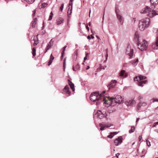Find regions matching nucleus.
Wrapping results in <instances>:
<instances>
[{"instance_id":"f257e3e1","label":"nucleus","mask_w":158,"mask_h":158,"mask_svg":"<svg viewBox=\"0 0 158 158\" xmlns=\"http://www.w3.org/2000/svg\"><path fill=\"white\" fill-rule=\"evenodd\" d=\"M151 3L150 7L146 6V8L142 9L141 11V13H148L147 15L150 18H152L158 14L156 13V11L153 10L155 7V6L158 4V0H150Z\"/></svg>"},{"instance_id":"f03ea898","label":"nucleus","mask_w":158,"mask_h":158,"mask_svg":"<svg viewBox=\"0 0 158 158\" xmlns=\"http://www.w3.org/2000/svg\"><path fill=\"white\" fill-rule=\"evenodd\" d=\"M107 98L108 100H106L104 98L103 100H105L103 103L106 104L108 106H111L112 104L113 106H114L115 105V104H121L123 102L122 98L119 95H117L115 97H108Z\"/></svg>"},{"instance_id":"7ed1b4c3","label":"nucleus","mask_w":158,"mask_h":158,"mask_svg":"<svg viewBox=\"0 0 158 158\" xmlns=\"http://www.w3.org/2000/svg\"><path fill=\"white\" fill-rule=\"evenodd\" d=\"M150 20L149 18H146L139 21V28L140 30L143 31L149 25Z\"/></svg>"},{"instance_id":"20e7f679","label":"nucleus","mask_w":158,"mask_h":158,"mask_svg":"<svg viewBox=\"0 0 158 158\" xmlns=\"http://www.w3.org/2000/svg\"><path fill=\"white\" fill-rule=\"evenodd\" d=\"M99 95V94L98 92H93L90 95V99L91 101L93 102H95L98 101V102H96L97 105L99 104L101 102V99L100 98V96ZM101 102H102L101 101Z\"/></svg>"},{"instance_id":"39448f33","label":"nucleus","mask_w":158,"mask_h":158,"mask_svg":"<svg viewBox=\"0 0 158 158\" xmlns=\"http://www.w3.org/2000/svg\"><path fill=\"white\" fill-rule=\"evenodd\" d=\"M137 46L138 48L141 51H143L144 50L146 49L148 46L147 42L144 40H142L141 42L139 40L138 42Z\"/></svg>"},{"instance_id":"423d86ee","label":"nucleus","mask_w":158,"mask_h":158,"mask_svg":"<svg viewBox=\"0 0 158 158\" xmlns=\"http://www.w3.org/2000/svg\"><path fill=\"white\" fill-rule=\"evenodd\" d=\"M126 53L127 55H129L130 56L129 58L131 59L133 55V50L131 48L130 46H128L126 48Z\"/></svg>"},{"instance_id":"0eeeda50","label":"nucleus","mask_w":158,"mask_h":158,"mask_svg":"<svg viewBox=\"0 0 158 158\" xmlns=\"http://www.w3.org/2000/svg\"><path fill=\"white\" fill-rule=\"evenodd\" d=\"M96 115L98 118L100 119L102 118L104 116H106V112H102L100 110H98L96 114Z\"/></svg>"},{"instance_id":"6e6552de","label":"nucleus","mask_w":158,"mask_h":158,"mask_svg":"<svg viewBox=\"0 0 158 158\" xmlns=\"http://www.w3.org/2000/svg\"><path fill=\"white\" fill-rule=\"evenodd\" d=\"M69 89V85H66L63 90V93L68 95V96H69L71 94V92Z\"/></svg>"},{"instance_id":"1a4fd4ad","label":"nucleus","mask_w":158,"mask_h":158,"mask_svg":"<svg viewBox=\"0 0 158 158\" xmlns=\"http://www.w3.org/2000/svg\"><path fill=\"white\" fill-rule=\"evenodd\" d=\"M122 138L121 136L118 137L114 140V143L115 146H118L122 142Z\"/></svg>"},{"instance_id":"9d476101","label":"nucleus","mask_w":158,"mask_h":158,"mask_svg":"<svg viewBox=\"0 0 158 158\" xmlns=\"http://www.w3.org/2000/svg\"><path fill=\"white\" fill-rule=\"evenodd\" d=\"M157 34L158 35V29L157 31ZM152 47L154 49H158V36L155 42L152 44Z\"/></svg>"},{"instance_id":"9b49d317","label":"nucleus","mask_w":158,"mask_h":158,"mask_svg":"<svg viewBox=\"0 0 158 158\" xmlns=\"http://www.w3.org/2000/svg\"><path fill=\"white\" fill-rule=\"evenodd\" d=\"M117 81L116 80H112L110 83L108 85L107 87L109 89L114 87L116 85Z\"/></svg>"},{"instance_id":"f8f14e48","label":"nucleus","mask_w":158,"mask_h":158,"mask_svg":"<svg viewBox=\"0 0 158 158\" xmlns=\"http://www.w3.org/2000/svg\"><path fill=\"white\" fill-rule=\"evenodd\" d=\"M146 77L145 76L140 75L139 76L135 77L134 78V80L135 81H139L142 80H143L146 78Z\"/></svg>"},{"instance_id":"ddd939ff","label":"nucleus","mask_w":158,"mask_h":158,"mask_svg":"<svg viewBox=\"0 0 158 158\" xmlns=\"http://www.w3.org/2000/svg\"><path fill=\"white\" fill-rule=\"evenodd\" d=\"M115 12L118 19L120 22V24L122 25L123 23V18L120 15L117 13V10L116 9L115 10Z\"/></svg>"},{"instance_id":"4468645a","label":"nucleus","mask_w":158,"mask_h":158,"mask_svg":"<svg viewBox=\"0 0 158 158\" xmlns=\"http://www.w3.org/2000/svg\"><path fill=\"white\" fill-rule=\"evenodd\" d=\"M147 103L145 102H139L137 105V108L139 110L140 108L146 106H147Z\"/></svg>"},{"instance_id":"2eb2a0df","label":"nucleus","mask_w":158,"mask_h":158,"mask_svg":"<svg viewBox=\"0 0 158 158\" xmlns=\"http://www.w3.org/2000/svg\"><path fill=\"white\" fill-rule=\"evenodd\" d=\"M120 76L122 77H125L127 76V74L126 73V72L124 70H122L120 72L119 74Z\"/></svg>"},{"instance_id":"dca6fc26","label":"nucleus","mask_w":158,"mask_h":158,"mask_svg":"<svg viewBox=\"0 0 158 158\" xmlns=\"http://www.w3.org/2000/svg\"><path fill=\"white\" fill-rule=\"evenodd\" d=\"M68 81L69 85L70 86L71 88L72 89L73 91H74L75 90L74 88V84L72 83V82L69 79L68 80Z\"/></svg>"},{"instance_id":"f3484780","label":"nucleus","mask_w":158,"mask_h":158,"mask_svg":"<svg viewBox=\"0 0 158 158\" xmlns=\"http://www.w3.org/2000/svg\"><path fill=\"white\" fill-rule=\"evenodd\" d=\"M106 91H103L101 94H99V95L100 96V98L101 99V102H105V100H103V98H105V99L106 100H107L106 98L105 97H103V94L106 93Z\"/></svg>"},{"instance_id":"a211bd4d","label":"nucleus","mask_w":158,"mask_h":158,"mask_svg":"<svg viewBox=\"0 0 158 158\" xmlns=\"http://www.w3.org/2000/svg\"><path fill=\"white\" fill-rule=\"evenodd\" d=\"M147 82V80L142 81L138 82V85L139 86H143L144 84Z\"/></svg>"},{"instance_id":"6ab92c4d","label":"nucleus","mask_w":158,"mask_h":158,"mask_svg":"<svg viewBox=\"0 0 158 158\" xmlns=\"http://www.w3.org/2000/svg\"><path fill=\"white\" fill-rule=\"evenodd\" d=\"M54 57L52 56V54H51V56H50V59L49 60V61L48 63V66H49L51 64H52V61L53 60V59H54Z\"/></svg>"},{"instance_id":"aec40b11","label":"nucleus","mask_w":158,"mask_h":158,"mask_svg":"<svg viewBox=\"0 0 158 158\" xmlns=\"http://www.w3.org/2000/svg\"><path fill=\"white\" fill-rule=\"evenodd\" d=\"M135 101L134 100H132L131 101H129V102H128V104H127V105L128 106H131L135 104Z\"/></svg>"},{"instance_id":"412c9836","label":"nucleus","mask_w":158,"mask_h":158,"mask_svg":"<svg viewBox=\"0 0 158 158\" xmlns=\"http://www.w3.org/2000/svg\"><path fill=\"white\" fill-rule=\"evenodd\" d=\"M138 62V59L137 58L135 60H132L131 62L132 65L134 66H136Z\"/></svg>"},{"instance_id":"4be33fe9","label":"nucleus","mask_w":158,"mask_h":158,"mask_svg":"<svg viewBox=\"0 0 158 158\" xmlns=\"http://www.w3.org/2000/svg\"><path fill=\"white\" fill-rule=\"evenodd\" d=\"M36 21L37 19L36 18L34 19L33 21L32 22V27L34 28L35 27V26L36 23Z\"/></svg>"},{"instance_id":"5701e85b","label":"nucleus","mask_w":158,"mask_h":158,"mask_svg":"<svg viewBox=\"0 0 158 158\" xmlns=\"http://www.w3.org/2000/svg\"><path fill=\"white\" fill-rule=\"evenodd\" d=\"M67 47V46H64L63 48V51L62 52V53H61V54H62V55L61 56V59H62L63 57V56H64V51L65 50V48H66Z\"/></svg>"},{"instance_id":"b1692460","label":"nucleus","mask_w":158,"mask_h":158,"mask_svg":"<svg viewBox=\"0 0 158 158\" xmlns=\"http://www.w3.org/2000/svg\"><path fill=\"white\" fill-rule=\"evenodd\" d=\"M63 22V19L62 18L60 19L57 20V24H60L61 23H62Z\"/></svg>"},{"instance_id":"393cba45","label":"nucleus","mask_w":158,"mask_h":158,"mask_svg":"<svg viewBox=\"0 0 158 158\" xmlns=\"http://www.w3.org/2000/svg\"><path fill=\"white\" fill-rule=\"evenodd\" d=\"M53 44L51 43V42H49L46 47L47 48V50H49L52 46Z\"/></svg>"},{"instance_id":"a878e982","label":"nucleus","mask_w":158,"mask_h":158,"mask_svg":"<svg viewBox=\"0 0 158 158\" xmlns=\"http://www.w3.org/2000/svg\"><path fill=\"white\" fill-rule=\"evenodd\" d=\"M32 54L33 56H35L36 55V49L35 47H33L32 48Z\"/></svg>"},{"instance_id":"bb28decb","label":"nucleus","mask_w":158,"mask_h":158,"mask_svg":"<svg viewBox=\"0 0 158 158\" xmlns=\"http://www.w3.org/2000/svg\"><path fill=\"white\" fill-rule=\"evenodd\" d=\"M135 130V128L134 127L132 126L131 127V129L129 131V133H132Z\"/></svg>"},{"instance_id":"cd10ccee","label":"nucleus","mask_w":158,"mask_h":158,"mask_svg":"<svg viewBox=\"0 0 158 158\" xmlns=\"http://www.w3.org/2000/svg\"><path fill=\"white\" fill-rule=\"evenodd\" d=\"M99 126L101 127L100 129L101 131H103L104 130V128L105 127H104V125H103L102 123H100L99 124Z\"/></svg>"},{"instance_id":"c85d7f7f","label":"nucleus","mask_w":158,"mask_h":158,"mask_svg":"<svg viewBox=\"0 0 158 158\" xmlns=\"http://www.w3.org/2000/svg\"><path fill=\"white\" fill-rule=\"evenodd\" d=\"M24 1L30 4L32 3L35 1V0H24Z\"/></svg>"},{"instance_id":"c756f323","label":"nucleus","mask_w":158,"mask_h":158,"mask_svg":"<svg viewBox=\"0 0 158 158\" xmlns=\"http://www.w3.org/2000/svg\"><path fill=\"white\" fill-rule=\"evenodd\" d=\"M50 15L49 17V18H48V20L49 21H50L51 20V19H52V16H53V13L52 12H51V13H50Z\"/></svg>"},{"instance_id":"7c9ffc66","label":"nucleus","mask_w":158,"mask_h":158,"mask_svg":"<svg viewBox=\"0 0 158 158\" xmlns=\"http://www.w3.org/2000/svg\"><path fill=\"white\" fill-rule=\"evenodd\" d=\"M48 5V4L45 3H43L42 4V8H45Z\"/></svg>"},{"instance_id":"2f4dec72","label":"nucleus","mask_w":158,"mask_h":158,"mask_svg":"<svg viewBox=\"0 0 158 158\" xmlns=\"http://www.w3.org/2000/svg\"><path fill=\"white\" fill-rule=\"evenodd\" d=\"M110 135H108L107 137L110 138H112L114 136V135H113L112 134H111V132H110Z\"/></svg>"},{"instance_id":"473e14b6","label":"nucleus","mask_w":158,"mask_h":158,"mask_svg":"<svg viewBox=\"0 0 158 158\" xmlns=\"http://www.w3.org/2000/svg\"><path fill=\"white\" fill-rule=\"evenodd\" d=\"M64 4H61V6L60 8V11H62L63 10V7H64Z\"/></svg>"},{"instance_id":"72a5a7b5","label":"nucleus","mask_w":158,"mask_h":158,"mask_svg":"<svg viewBox=\"0 0 158 158\" xmlns=\"http://www.w3.org/2000/svg\"><path fill=\"white\" fill-rule=\"evenodd\" d=\"M104 127H110L111 125L110 124H106L104 125Z\"/></svg>"},{"instance_id":"f704fd0d","label":"nucleus","mask_w":158,"mask_h":158,"mask_svg":"<svg viewBox=\"0 0 158 158\" xmlns=\"http://www.w3.org/2000/svg\"><path fill=\"white\" fill-rule=\"evenodd\" d=\"M146 142L147 143V145L149 147H150L151 146V143L150 142L148 141V140H147L146 141Z\"/></svg>"},{"instance_id":"c9c22d12","label":"nucleus","mask_w":158,"mask_h":158,"mask_svg":"<svg viewBox=\"0 0 158 158\" xmlns=\"http://www.w3.org/2000/svg\"><path fill=\"white\" fill-rule=\"evenodd\" d=\"M75 67L76 70L80 68L79 65L77 64L75 66Z\"/></svg>"},{"instance_id":"e433bc0d","label":"nucleus","mask_w":158,"mask_h":158,"mask_svg":"<svg viewBox=\"0 0 158 158\" xmlns=\"http://www.w3.org/2000/svg\"><path fill=\"white\" fill-rule=\"evenodd\" d=\"M157 125H158L157 123H156V122L155 123H154L152 127H155Z\"/></svg>"},{"instance_id":"4c0bfd02","label":"nucleus","mask_w":158,"mask_h":158,"mask_svg":"<svg viewBox=\"0 0 158 158\" xmlns=\"http://www.w3.org/2000/svg\"><path fill=\"white\" fill-rule=\"evenodd\" d=\"M105 57H106V60L104 61V62H105L107 60V59L108 57V54L107 53H106V55Z\"/></svg>"},{"instance_id":"58836bf2","label":"nucleus","mask_w":158,"mask_h":158,"mask_svg":"<svg viewBox=\"0 0 158 158\" xmlns=\"http://www.w3.org/2000/svg\"><path fill=\"white\" fill-rule=\"evenodd\" d=\"M73 4V2H69V6H71V10L72 9V7Z\"/></svg>"},{"instance_id":"ea45409f","label":"nucleus","mask_w":158,"mask_h":158,"mask_svg":"<svg viewBox=\"0 0 158 158\" xmlns=\"http://www.w3.org/2000/svg\"><path fill=\"white\" fill-rule=\"evenodd\" d=\"M111 133L114 136V135H116L118 133V132H111Z\"/></svg>"},{"instance_id":"a19ab883","label":"nucleus","mask_w":158,"mask_h":158,"mask_svg":"<svg viewBox=\"0 0 158 158\" xmlns=\"http://www.w3.org/2000/svg\"><path fill=\"white\" fill-rule=\"evenodd\" d=\"M153 102H156V101H157V102H158V99L153 98Z\"/></svg>"},{"instance_id":"79ce46f5","label":"nucleus","mask_w":158,"mask_h":158,"mask_svg":"<svg viewBox=\"0 0 158 158\" xmlns=\"http://www.w3.org/2000/svg\"><path fill=\"white\" fill-rule=\"evenodd\" d=\"M73 71H76L77 70L75 69V67H74L73 66Z\"/></svg>"},{"instance_id":"37998d69","label":"nucleus","mask_w":158,"mask_h":158,"mask_svg":"<svg viewBox=\"0 0 158 158\" xmlns=\"http://www.w3.org/2000/svg\"><path fill=\"white\" fill-rule=\"evenodd\" d=\"M38 44L37 42H36L35 41L34 43L33 44L34 46H35Z\"/></svg>"},{"instance_id":"c03bdc74","label":"nucleus","mask_w":158,"mask_h":158,"mask_svg":"<svg viewBox=\"0 0 158 158\" xmlns=\"http://www.w3.org/2000/svg\"><path fill=\"white\" fill-rule=\"evenodd\" d=\"M139 141H141V139L142 138V136L141 135H140L139 136Z\"/></svg>"},{"instance_id":"a18cd8bd","label":"nucleus","mask_w":158,"mask_h":158,"mask_svg":"<svg viewBox=\"0 0 158 158\" xmlns=\"http://www.w3.org/2000/svg\"><path fill=\"white\" fill-rule=\"evenodd\" d=\"M142 98V97L141 96H139L138 97V99H139L140 100Z\"/></svg>"},{"instance_id":"49530a36","label":"nucleus","mask_w":158,"mask_h":158,"mask_svg":"<svg viewBox=\"0 0 158 158\" xmlns=\"http://www.w3.org/2000/svg\"><path fill=\"white\" fill-rule=\"evenodd\" d=\"M120 154L119 153H118L116 154V156L117 157V158H118V156Z\"/></svg>"},{"instance_id":"de8ad7c7","label":"nucleus","mask_w":158,"mask_h":158,"mask_svg":"<svg viewBox=\"0 0 158 158\" xmlns=\"http://www.w3.org/2000/svg\"><path fill=\"white\" fill-rule=\"evenodd\" d=\"M49 42H51V43H52V44H53V41L52 40V39Z\"/></svg>"},{"instance_id":"09e8293b","label":"nucleus","mask_w":158,"mask_h":158,"mask_svg":"<svg viewBox=\"0 0 158 158\" xmlns=\"http://www.w3.org/2000/svg\"><path fill=\"white\" fill-rule=\"evenodd\" d=\"M43 26L42 27V29H43L44 27V23L43 22Z\"/></svg>"},{"instance_id":"8fccbe9b","label":"nucleus","mask_w":158,"mask_h":158,"mask_svg":"<svg viewBox=\"0 0 158 158\" xmlns=\"http://www.w3.org/2000/svg\"><path fill=\"white\" fill-rule=\"evenodd\" d=\"M65 59L64 60V64H63V66L64 68H65Z\"/></svg>"},{"instance_id":"3c124183","label":"nucleus","mask_w":158,"mask_h":158,"mask_svg":"<svg viewBox=\"0 0 158 158\" xmlns=\"http://www.w3.org/2000/svg\"><path fill=\"white\" fill-rule=\"evenodd\" d=\"M87 39H91V37H90V36L89 35L88 36Z\"/></svg>"},{"instance_id":"603ef678","label":"nucleus","mask_w":158,"mask_h":158,"mask_svg":"<svg viewBox=\"0 0 158 158\" xmlns=\"http://www.w3.org/2000/svg\"><path fill=\"white\" fill-rule=\"evenodd\" d=\"M87 59V56H85L84 58V60H86Z\"/></svg>"},{"instance_id":"864d4df0","label":"nucleus","mask_w":158,"mask_h":158,"mask_svg":"<svg viewBox=\"0 0 158 158\" xmlns=\"http://www.w3.org/2000/svg\"><path fill=\"white\" fill-rule=\"evenodd\" d=\"M86 28L87 29V30L88 31H89V27H88V26H86Z\"/></svg>"},{"instance_id":"5fc2aeb1","label":"nucleus","mask_w":158,"mask_h":158,"mask_svg":"<svg viewBox=\"0 0 158 158\" xmlns=\"http://www.w3.org/2000/svg\"><path fill=\"white\" fill-rule=\"evenodd\" d=\"M48 50H47V48H46V49H45V51L44 52V53H46L47 52Z\"/></svg>"},{"instance_id":"6e6d98bb","label":"nucleus","mask_w":158,"mask_h":158,"mask_svg":"<svg viewBox=\"0 0 158 158\" xmlns=\"http://www.w3.org/2000/svg\"><path fill=\"white\" fill-rule=\"evenodd\" d=\"M155 131L157 132L158 133V129H156L155 130Z\"/></svg>"},{"instance_id":"4d7b16f0","label":"nucleus","mask_w":158,"mask_h":158,"mask_svg":"<svg viewBox=\"0 0 158 158\" xmlns=\"http://www.w3.org/2000/svg\"><path fill=\"white\" fill-rule=\"evenodd\" d=\"M89 68V66H87V68H86V70L88 69Z\"/></svg>"},{"instance_id":"13d9d810","label":"nucleus","mask_w":158,"mask_h":158,"mask_svg":"<svg viewBox=\"0 0 158 158\" xmlns=\"http://www.w3.org/2000/svg\"><path fill=\"white\" fill-rule=\"evenodd\" d=\"M89 54V53H85V56H87V55H88Z\"/></svg>"},{"instance_id":"bf43d9fd","label":"nucleus","mask_w":158,"mask_h":158,"mask_svg":"<svg viewBox=\"0 0 158 158\" xmlns=\"http://www.w3.org/2000/svg\"><path fill=\"white\" fill-rule=\"evenodd\" d=\"M91 22H89V23H88V25L89 26H90L91 25Z\"/></svg>"},{"instance_id":"052dcab7","label":"nucleus","mask_w":158,"mask_h":158,"mask_svg":"<svg viewBox=\"0 0 158 158\" xmlns=\"http://www.w3.org/2000/svg\"><path fill=\"white\" fill-rule=\"evenodd\" d=\"M106 67V66H105V67H103V68H102V69H105V68Z\"/></svg>"},{"instance_id":"680f3d73","label":"nucleus","mask_w":158,"mask_h":158,"mask_svg":"<svg viewBox=\"0 0 158 158\" xmlns=\"http://www.w3.org/2000/svg\"><path fill=\"white\" fill-rule=\"evenodd\" d=\"M139 118H137L136 119V122L137 123V122L139 120Z\"/></svg>"},{"instance_id":"e2e57ef3","label":"nucleus","mask_w":158,"mask_h":158,"mask_svg":"<svg viewBox=\"0 0 158 158\" xmlns=\"http://www.w3.org/2000/svg\"><path fill=\"white\" fill-rule=\"evenodd\" d=\"M90 12H91V10H90L89 12V17L90 16Z\"/></svg>"},{"instance_id":"0e129e2a","label":"nucleus","mask_w":158,"mask_h":158,"mask_svg":"<svg viewBox=\"0 0 158 158\" xmlns=\"http://www.w3.org/2000/svg\"><path fill=\"white\" fill-rule=\"evenodd\" d=\"M91 38H92V39L94 38V36H93V35H91Z\"/></svg>"},{"instance_id":"69168bd1","label":"nucleus","mask_w":158,"mask_h":158,"mask_svg":"<svg viewBox=\"0 0 158 158\" xmlns=\"http://www.w3.org/2000/svg\"><path fill=\"white\" fill-rule=\"evenodd\" d=\"M36 10H34V13H35V12H36Z\"/></svg>"},{"instance_id":"338daca9","label":"nucleus","mask_w":158,"mask_h":158,"mask_svg":"<svg viewBox=\"0 0 158 158\" xmlns=\"http://www.w3.org/2000/svg\"><path fill=\"white\" fill-rule=\"evenodd\" d=\"M35 13H33L32 15H33V16H35Z\"/></svg>"},{"instance_id":"774afa93","label":"nucleus","mask_w":158,"mask_h":158,"mask_svg":"<svg viewBox=\"0 0 158 158\" xmlns=\"http://www.w3.org/2000/svg\"><path fill=\"white\" fill-rule=\"evenodd\" d=\"M73 0H70V2H73Z\"/></svg>"}]
</instances>
